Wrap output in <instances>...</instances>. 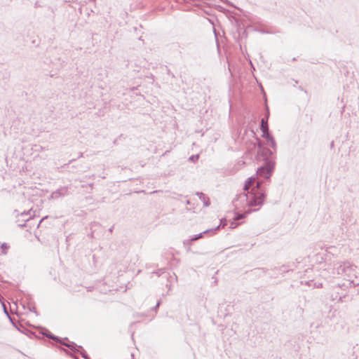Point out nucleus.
Here are the masks:
<instances>
[{
  "label": "nucleus",
  "instance_id": "1",
  "mask_svg": "<svg viewBox=\"0 0 359 359\" xmlns=\"http://www.w3.org/2000/svg\"><path fill=\"white\" fill-rule=\"evenodd\" d=\"M245 194L240 196L238 200L241 202L245 201L243 206L253 207L260 205L264 203L265 194L260 189V182H257L255 178L250 177L245 182L244 188Z\"/></svg>",
  "mask_w": 359,
  "mask_h": 359
},
{
  "label": "nucleus",
  "instance_id": "2",
  "mask_svg": "<svg viewBox=\"0 0 359 359\" xmlns=\"http://www.w3.org/2000/svg\"><path fill=\"white\" fill-rule=\"evenodd\" d=\"M273 169V164L271 162H267L264 166L258 169L257 175L259 177L269 179L271 175Z\"/></svg>",
  "mask_w": 359,
  "mask_h": 359
},
{
  "label": "nucleus",
  "instance_id": "3",
  "mask_svg": "<svg viewBox=\"0 0 359 359\" xmlns=\"http://www.w3.org/2000/svg\"><path fill=\"white\" fill-rule=\"evenodd\" d=\"M261 130L262 132V137L266 138L267 140H269L271 142V145L273 146L274 140L269 133L267 120L265 121L264 118L262 119Z\"/></svg>",
  "mask_w": 359,
  "mask_h": 359
},
{
  "label": "nucleus",
  "instance_id": "4",
  "mask_svg": "<svg viewBox=\"0 0 359 359\" xmlns=\"http://www.w3.org/2000/svg\"><path fill=\"white\" fill-rule=\"evenodd\" d=\"M194 201H201L203 202V206L206 207L210 205V199L205 197L203 194H197L193 198Z\"/></svg>",
  "mask_w": 359,
  "mask_h": 359
},
{
  "label": "nucleus",
  "instance_id": "5",
  "mask_svg": "<svg viewBox=\"0 0 359 359\" xmlns=\"http://www.w3.org/2000/svg\"><path fill=\"white\" fill-rule=\"evenodd\" d=\"M210 231H211L210 230H205V231H204L203 233H200V235H199L198 236H196V237H194V238H191V240H192V241H196V240H198V238H202V236H202V234H203V233H209V232H210Z\"/></svg>",
  "mask_w": 359,
  "mask_h": 359
},
{
  "label": "nucleus",
  "instance_id": "6",
  "mask_svg": "<svg viewBox=\"0 0 359 359\" xmlns=\"http://www.w3.org/2000/svg\"><path fill=\"white\" fill-rule=\"evenodd\" d=\"M1 248H2V252L4 254H6L7 252V250L9 248V245H8L6 243H3L1 245Z\"/></svg>",
  "mask_w": 359,
  "mask_h": 359
},
{
  "label": "nucleus",
  "instance_id": "7",
  "mask_svg": "<svg viewBox=\"0 0 359 359\" xmlns=\"http://www.w3.org/2000/svg\"><path fill=\"white\" fill-rule=\"evenodd\" d=\"M242 217H243V216H242V215H239V216H238V217H237L236 219H238L242 218Z\"/></svg>",
  "mask_w": 359,
  "mask_h": 359
}]
</instances>
